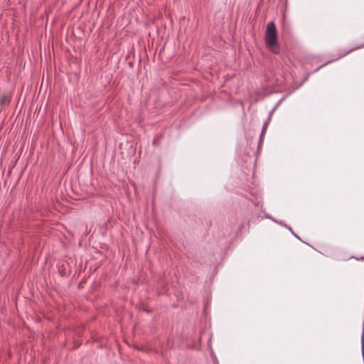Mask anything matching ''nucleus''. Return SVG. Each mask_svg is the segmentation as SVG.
Wrapping results in <instances>:
<instances>
[{"mask_svg": "<svg viewBox=\"0 0 364 364\" xmlns=\"http://www.w3.org/2000/svg\"><path fill=\"white\" fill-rule=\"evenodd\" d=\"M264 43L266 47L274 54H279L280 47L277 41V31L274 21L267 23L264 32Z\"/></svg>", "mask_w": 364, "mask_h": 364, "instance_id": "1", "label": "nucleus"}, {"mask_svg": "<svg viewBox=\"0 0 364 364\" xmlns=\"http://www.w3.org/2000/svg\"><path fill=\"white\" fill-rule=\"evenodd\" d=\"M364 48V43L363 44H360V45H358L355 47H353L348 50H343V51H341V53H338V55L337 57V58L336 60H338V59H340L346 55H347L348 53H350V52L353 51V50H358V49H360V48Z\"/></svg>", "mask_w": 364, "mask_h": 364, "instance_id": "2", "label": "nucleus"}, {"mask_svg": "<svg viewBox=\"0 0 364 364\" xmlns=\"http://www.w3.org/2000/svg\"><path fill=\"white\" fill-rule=\"evenodd\" d=\"M272 114V112H270L269 116L268 117V119H267V121L263 124L262 132H261V134H260L259 143H262V137H263L264 134H265V132L267 131V127H268L269 123V122L271 120Z\"/></svg>", "mask_w": 364, "mask_h": 364, "instance_id": "3", "label": "nucleus"}, {"mask_svg": "<svg viewBox=\"0 0 364 364\" xmlns=\"http://www.w3.org/2000/svg\"><path fill=\"white\" fill-rule=\"evenodd\" d=\"M10 102V96L8 95H3L0 97V104L1 105H6Z\"/></svg>", "mask_w": 364, "mask_h": 364, "instance_id": "4", "label": "nucleus"}, {"mask_svg": "<svg viewBox=\"0 0 364 364\" xmlns=\"http://www.w3.org/2000/svg\"><path fill=\"white\" fill-rule=\"evenodd\" d=\"M161 137H162V136L159 135L157 137L154 138L153 140V145L156 146H159L160 140H161Z\"/></svg>", "mask_w": 364, "mask_h": 364, "instance_id": "5", "label": "nucleus"}, {"mask_svg": "<svg viewBox=\"0 0 364 364\" xmlns=\"http://www.w3.org/2000/svg\"><path fill=\"white\" fill-rule=\"evenodd\" d=\"M334 60H331V61L327 62V63H325V64L321 65L319 68H318L316 69V70H318L321 68L324 67L326 65H327V64H328V63H330L331 62H333V61H334Z\"/></svg>", "mask_w": 364, "mask_h": 364, "instance_id": "6", "label": "nucleus"}, {"mask_svg": "<svg viewBox=\"0 0 364 364\" xmlns=\"http://www.w3.org/2000/svg\"><path fill=\"white\" fill-rule=\"evenodd\" d=\"M353 257L356 259H358V260H359V259L363 260L364 259V256L360 257Z\"/></svg>", "mask_w": 364, "mask_h": 364, "instance_id": "7", "label": "nucleus"}]
</instances>
